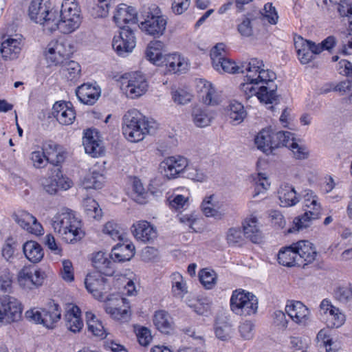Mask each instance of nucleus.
Returning <instances> with one entry per match:
<instances>
[{
    "mask_svg": "<svg viewBox=\"0 0 352 352\" xmlns=\"http://www.w3.org/2000/svg\"><path fill=\"white\" fill-rule=\"evenodd\" d=\"M157 124L148 120L138 111H129L123 117L122 133L130 142H136L144 139L146 134H153Z\"/></svg>",
    "mask_w": 352,
    "mask_h": 352,
    "instance_id": "obj_1",
    "label": "nucleus"
},
{
    "mask_svg": "<svg viewBox=\"0 0 352 352\" xmlns=\"http://www.w3.org/2000/svg\"><path fill=\"white\" fill-rule=\"evenodd\" d=\"M51 224L54 230L67 243L79 240L83 235L81 221L69 208H63L57 213L52 219Z\"/></svg>",
    "mask_w": 352,
    "mask_h": 352,
    "instance_id": "obj_2",
    "label": "nucleus"
},
{
    "mask_svg": "<svg viewBox=\"0 0 352 352\" xmlns=\"http://www.w3.org/2000/svg\"><path fill=\"white\" fill-rule=\"evenodd\" d=\"M167 21L164 16L160 14L158 8H147L140 13V28L146 34L155 38L164 34L166 28Z\"/></svg>",
    "mask_w": 352,
    "mask_h": 352,
    "instance_id": "obj_3",
    "label": "nucleus"
},
{
    "mask_svg": "<svg viewBox=\"0 0 352 352\" xmlns=\"http://www.w3.org/2000/svg\"><path fill=\"white\" fill-rule=\"evenodd\" d=\"M60 32L69 34L78 29L81 23L80 8L76 0H64L61 5Z\"/></svg>",
    "mask_w": 352,
    "mask_h": 352,
    "instance_id": "obj_4",
    "label": "nucleus"
},
{
    "mask_svg": "<svg viewBox=\"0 0 352 352\" xmlns=\"http://www.w3.org/2000/svg\"><path fill=\"white\" fill-rule=\"evenodd\" d=\"M302 197L305 213L294 221L298 230L309 227L310 221L318 219L321 212L318 197L312 190H305Z\"/></svg>",
    "mask_w": 352,
    "mask_h": 352,
    "instance_id": "obj_5",
    "label": "nucleus"
},
{
    "mask_svg": "<svg viewBox=\"0 0 352 352\" xmlns=\"http://www.w3.org/2000/svg\"><path fill=\"white\" fill-rule=\"evenodd\" d=\"M246 79L248 78H246ZM240 89L244 93L246 99L255 96L261 102L266 104H277L278 101L276 85H271L270 87L258 86V85H256L255 82L247 80L245 82L241 84Z\"/></svg>",
    "mask_w": 352,
    "mask_h": 352,
    "instance_id": "obj_6",
    "label": "nucleus"
},
{
    "mask_svg": "<svg viewBox=\"0 0 352 352\" xmlns=\"http://www.w3.org/2000/svg\"><path fill=\"white\" fill-rule=\"evenodd\" d=\"M245 67L247 72L246 78L251 82H255L256 85L270 87L275 85L273 80L276 79V74L269 69H265L263 60L257 58H252L243 65Z\"/></svg>",
    "mask_w": 352,
    "mask_h": 352,
    "instance_id": "obj_7",
    "label": "nucleus"
},
{
    "mask_svg": "<svg viewBox=\"0 0 352 352\" xmlns=\"http://www.w3.org/2000/svg\"><path fill=\"white\" fill-rule=\"evenodd\" d=\"M231 310L240 316H250L256 312L258 300L252 293H245L243 290H235L230 298Z\"/></svg>",
    "mask_w": 352,
    "mask_h": 352,
    "instance_id": "obj_8",
    "label": "nucleus"
},
{
    "mask_svg": "<svg viewBox=\"0 0 352 352\" xmlns=\"http://www.w3.org/2000/svg\"><path fill=\"white\" fill-rule=\"evenodd\" d=\"M25 317L35 323L42 324L47 328L53 329L60 320L61 311L58 305L53 303L47 309L28 310L25 312Z\"/></svg>",
    "mask_w": 352,
    "mask_h": 352,
    "instance_id": "obj_9",
    "label": "nucleus"
},
{
    "mask_svg": "<svg viewBox=\"0 0 352 352\" xmlns=\"http://www.w3.org/2000/svg\"><path fill=\"white\" fill-rule=\"evenodd\" d=\"M72 53L70 45L63 39L51 41L44 51L45 58L50 65L63 63Z\"/></svg>",
    "mask_w": 352,
    "mask_h": 352,
    "instance_id": "obj_10",
    "label": "nucleus"
},
{
    "mask_svg": "<svg viewBox=\"0 0 352 352\" xmlns=\"http://www.w3.org/2000/svg\"><path fill=\"white\" fill-rule=\"evenodd\" d=\"M22 307L17 299L10 296L0 298V322L10 323L21 318Z\"/></svg>",
    "mask_w": 352,
    "mask_h": 352,
    "instance_id": "obj_11",
    "label": "nucleus"
},
{
    "mask_svg": "<svg viewBox=\"0 0 352 352\" xmlns=\"http://www.w3.org/2000/svg\"><path fill=\"white\" fill-rule=\"evenodd\" d=\"M188 166V160L181 155L170 156L161 162L162 172L168 179L177 178Z\"/></svg>",
    "mask_w": 352,
    "mask_h": 352,
    "instance_id": "obj_12",
    "label": "nucleus"
},
{
    "mask_svg": "<svg viewBox=\"0 0 352 352\" xmlns=\"http://www.w3.org/2000/svg\"><path fill=\"white\" fill-rule=\"evenodd\" d=\"M122 82V89L127 97L135 98L146 93L148 83L144 76L140 72H133L129 74V78L124 86Z\"/></svg>",
    "mask_w": 352,
    "mask_h": 352,
    "instance_id": "obj_13",
    "label": "nucleus"
},
{
    "mask_svg": "<svg viewBox=\"0 0 352 352\" xmlns=\"http://www.w3.org/2000/svg\"><path fill=\"white\" fill-rule=\"evenodd\" d=\"M285 312L300 326L305 327L310 322V310L300 301H289L285 306Z\"/></svg>",
    "mask_w": 352,
    "mask_h": 352,
    "instance_id": "obj_14",
    "label": "nucleus"
},
{
    "mask_svg": "<svg viewBox=\"0 0 352 352\" xmlns=\"http://www.w3.org/2000/svg\"><path fill=\"white\" fill-rule=\"evenodd\" d=\"M45 279V274L40 270H32L30 268H23L19 273V285L26 290H31L41 286Z\"/></svg>",
    "mask_w": 352,
    "mask_h": 352,
    "instance_id": "obj_15",
    "label": "nucleus"
},
{
    "mask_svg": "<svg viewBox=\"0 0 352 352\" xmlns=\"http://www.w3.org/2000/svg\"><path fill=\"white\" fill-rule=\"evenodd\" d=\"M135 46V37L131 28H122L118 36H115L112 47L119 55L129 53Z\"/></svg>",
    "mask_w": 352,
    "mask_h": 352,
    "instance_id": "obj_16",
    "label": "nucleus"
},
{
    "mask_svg": "<svg viewBox=\"0 0 352 352\" xmlns=\"http://www.w3.org/2000/svg\"><path fill=\"white\" fill-rule=\"evenodd\" d=\"M52 172V177L43 184L44 190L47 193L54 195L60 189L66 190L72 186L71 180L63 175L60 167L53 168Z\"/></svg>",
    "mask_w": 352,
    "mask_h": 352,
    "instance_id": "obj_17",
    "label": "nucleus"
},
{
    "mask_svg": "<svg viewBox=\"0 0 352 352\" xmlns=\"http://www.w3.org/2000/svg\"><path fill=\"white\" fill-rule=\"evenodd\" d=\"M14 221L23 229L35 235L41 234L43 227L36 219L25 210H17L12 215Z\"/></svg>",
    "mask_w": 352,
    "mask_h": 352,
    "instance_id": "obj_18",
    "label": "nucleus"
},
{
    "mask_svg": "<svg viewBox=\"0 0 352 352\" xmlns=\"http://www.w3.org/2000/svg\"><path fill=\"white\" fill-rule=\"evenodd\" d=\"M113 21L122 30V28H129L126 25L128 23L135 24L140 21V18H138L137 12L134 8L121 3L118 6L113 15Z\"/></svg>",
    "mask_w": 352,
    "mask_h": 352,
    "instance_id": "obj_19",
    "label": "nucleus"
},
{
    "mask_svg": "<svg viewBox=\"0 0 352 352\" xmlns=\"http://www.w3.org/2000/svg\"><path fill=\"white\" fill-rule=\"evenodd\" d=\"M52 114L63 125L72 124L76 113L71 102H56L52 107Z\"/></svg>",
    "mask_w": 352,
    "mask_h": 352,
    "instance_id": "obj_20",
    "label": "nucleus"
},
{
    "mask_svg": "<svg viewBox=\"0 0 352 352\" xmlns=\"http://www.w3.org/2000/svg\"><path fill=\"white\" fill-rule=\"evenodd\" d=\"M106 281L107 279L101 274H93L87 276L85 285L87 290L96 298L102 300L107 289Z\"/></svg>",
    "mask_w": 352,
    "mask_h": 352,
    "instance_id": "obj_21",
    "label": "nucleus"
},
{
    "mask_svg": "<svg viewBox=\"0 0 352 352\" xmlns=\"http://www.w3.org/2000/svg\"><path fill=\"white\" fill-rule=\"evenodd\" d=\"M82 144L86 153L94 157L100 156L103 153V147L98 140V132L87 129L82 138Z\"/></svg>",
    "mask_w": 352,
    "mask_h": 352,
    "instance_id": "obj_22",
    "label": "nucleus"
},
{
    "mask_svg": "<svg viewBox=\"0 0 352 352\" xmlns=\"http://www.w3.org/2000/svg\"><path fill=\"white\" fill-rule=\"evenodd\" d=\"M43 152L46 156V161L53 164L54 167H59L65 159L66 153L60 146L52 141L46 142L43 146Z\"/></svg>",
    "mask_w": 352,
    "mask_h": 352,
    "instance_id": "obj_23",
    "label": "nucleus"
},
{
    "mask_svg": "<svg viewBox=\"0 0 352 352\" xmlns=\"http://www.w3.org/2000/svg\"><path fill=\"white\" fill-rule=\"evenodd\" d=\"M294 248L298 252V258L302 267L311 263L316 259L317 252L313 247V244L309 241H300L294 243Z\"/></svg>",
    "mask_w": 352,
    "mask_h": 352,
    "instance_id": "obj_24",
    "label": "nucleus"
},
{
    "mask_svg": "<svg viewBox=\"0 0 352 352\" xmlns=\"http://www.w3.org/2000/svg\"><path fill=\"white\" fill-rule=\"evenodd\" d=\"M100 89L91 84H83L76 90V95L83 104L92 105L100 96Z\"/></svg>",
    "mask_w": 352,
    "mask_h": 352,
    "instance_id": "obj_25",
    "label": "nucleus"
},
{
    "mask_svg": "<svg viewBox=\"0 0 352 352\" xmlns=\"http://www.w3.org/2000/svg\"><path fill=\"white\" fill-rule=\"evenodd\" d=\"M133 228L134 236L144 243H151L157 237L156 230L146 221H139Z\"/></svg>",
    "mask_w": 352,
    "mask_h": 352,
    "instance_id": "obj_26",
    "label": "nucleus"
},
{
    "mask_svg": "<svg viewBox=\"0 0 352 352\" xmlns=\"http://www.w3.org/2000/svg\"><path fill=\"white\" fill-rule=\"evenodd\" d=\"M157 66H165L168 72L174 74L182 73L187 69L188 63L177 54H165Z\"/></svg>",
    "mask_w": 352,
    "mask_h": 352,
    "instance_id": "obj_27",
    "label": "nucleus"
},
{
    "mask_svg": "<svg viewBox=\"0 0 352 352\" xmlns=\"http://www.w3.org/2000/svg\"><path fill=\"white\" fill-rule=\"evenodd\" d=\"M135 254V246L133 243H118L111 250L110 258L113 262H124L132 258Z\"/></svg>",
    "mask_w": 352,
    "mask_h": 352,
    "instance_id": "obj_28",
    "label": "nucleus"
},
{
    "mask_svg": "<svg viewBox=\"0 0 352 352\" xmlns=\"http://www.w3.org/2000/svg\"><path fill=\"white\" fill-rule=\"evenodd\" d=\"M114 262L107 257L102 252H98L94 254L92 258L93 266L98 270V274H104L105 276H111L114 273L113 264Z\"/></svg>",
    "mask_w": 352,
    "mask_h": 352,
    "instance_id": "obj_29",
    "label": "nucleus"
},
{
    "mask_svg": "<svg viewBox=\"0 0 352 352\" xmlns=\"http://www.w3.org/2000/svg\"><path fill=\"white\" fill-rule=\"evenodd\" d=\"M244 238L248 239L254 243H259L262 241V232L258 226L256 217L245 219L243 223Z\"/></svg>",
    "mask_w": 352,
    "mask_h": 352,
    "instance_id": "obj_30",
    "label": "nucleus"
},
{
    "mask_svg": "<svg viewBox=\"0 0 352 352\" xmlns=\"http://www.w3.org/2000/svg\"><path fill=\"white\" fill-rule=\"evenodd\" d=\"M165 48V44L161 41L154 40L151 41L145 53L146 58L154 65L160 64V60L165 56L163 54L166 52Z\"/></svg>",
    "mask_w": 352,
    "mask_h": 352,
    "instance_id": "obj_31",
    "label": "nucleus"
},
{
    "mask_svg": "<svg viewBox=\"0 0 352 352\" xmlns=\"http://www.w3.org/2000/svg\"><path fill=\"white\" fill-rule=\"evenodd\" d=\"M65 320L67 329L74 333L79 332L83 327L80 309L77 306L72 305L68 309Z\"/></svg>",
    "mask_w": 352,
    "mask_h": 352,
    "instance_id": "obj_32",
    "label": "nucleus"
},
{
    "mask_svg": "<svg viewBox=\"0 0 352 352\" xmlns=\"http://www.w3.org/2000/svg\"><path fill=\"white\" fill-rule=\"evenodd\" d=\"M298 252L294 248V243L288 247L280 250L278 254V263L284 266H302L300 260L298 258Z\"/></svg>",
    "mask_w": 352,
    "mask_h": 352,
    "instance_id": "obj_33",
    "label": "nucleus"
},
{
    "mask_svg": "<svg viewBox=\"0 0 352 352\" xmlns=\"http://www.w3.org/2000/svg\"><path fill=\"white\" fill-rule=\"evenodd\" d=\"M278 197L283 207L295 206L300 201L294 188L289 184H285L280 186Z\"/></svg>",
    "mask_w": 352,
    "mask_h": 352,
    "instance_id": "obj_34",
    "label": "nucleus"
},
{
    "mask_svg": "<svg viewBox=\"0 0 352 352\" xmlns=\"http://www.w3.org/2000/svg\"><path fill=\"white\" fill-rule=\"evenodd\" d=\"M214 198V195L206 197L201 203V210L207 217L220 219L223 217V213L219 211L220 204Z\"/></svg>",
    "mask_w": 352,
    "mask_h": 352,
    "instance_id": "obj_35",
    "label": "nucleus"
},
{
    "mask_svg": "<svg viewBox=\"0 0 352 352\" xmlns=\"http://www.w3.org/2000/svg\"><path fill=\"white\" fill-rule=\"evenodd\" d=\"M21 51V43L17 39L8 38L1 43V53L4 59H15Z\"/></svg>",
    "mask_w": 352,
    "mask_h": 352,
    "instance_id": "obj_36",
    "label": "nucleus"
},
{
    "mask_svg": "<svg viewBox=\"0 0 352 352\" xmlns=\"http://www.w3.org/2000/svg\"><path fill=\"white\" fill-rule=\"evenodd\" d=\"M23 251L25 257L34 263L41 261L44 256L41 245L34 241L25 242L23 245Z\"/></svg>",
    "mask_w": 352,
    "mask_h": 352,
    "instance_id": "obj_37",
    "label": "nucleus"
},
{
    "mask_svg": "<svg viewBox=\"0 0 352 352\" xmlns=\"http://www.w3.org/2000/svg\"><path fill=\"white\" fill-rule=\"evenodd\" d=\"M153 323L156 328L163 333L168 334L173 329V320L170 314L164 310L155 313Z\"/></svg>",
    "mask_w": 352,
    "mask_h": 352,
    "instance_id": "obj_38",
    "label": "nucleus"
},
{
    "mask_svg": "<svg viewBox=\"0 0 352 352\" xmlns=\"http://www.w3.org/2000/svg\"><path fill=\"white\" fill-rule=\"evenodd\" d=\"M246 63H243L240 66L236 65L234 62L224 57L221 58L219 61L212 63L213 67L218 72H224L230 74L244 73L245 67H243Z\"/></svg>",
    "mask_w": 352,
    "mask_h": 352,
    "instance_id": "obj_39",
    "label": "nucleus"
},
{
    "mask_svg": "<svg viewBox=\"0 0 352 352\" xmlns=\"http://www.w3.org/2000/svg\"><path fill=\"white\" fill-rule=\"evenodd\" d=\"M49 8L43 0H32L28 9L30 19L35 23L41 22L42 17L48 12Z\"/></svg>",
    "mask_w": 352,
    "mask_h": 352,
    "instance_id": "obj_40",
    "label": "nucleus"
},
{
    "mask_svg": "<svg viewBox=\"0 0 352 352\" xmlns=\"http://www.w3.org/2000/svg\"><path fill=\"white\" fill-rule=\"evenodd\" d=\"M60 12L56 10H48V12L42 17L41 22H38L42 25L44 28L50 32L56 30L60 31Z\"/></svg>",
    "mask_w": 352,
    "mask_h": 352,
    "instance_id": "obj_41",
    "label": "nucleus"
},
{
    "mask_svg": "<svg viewBox=\"0 0 352 352\" xmlns=\"http://www.w3.org/2000/svg\"><path fill=\"white\" fill-rule=\"evenodd\" d=\"M118 300L120 301L123 304V308L107 305L105 306V311L116 320L122 321L127 320L129 318V307L126 305V299L124 298H120Z\"/></svg>",
    "mask_w": 352,
    "mask_h": 352,
    "instance_id": "obj_42",
    "label": "nucleus"
},
{
    "mask_svg": "<svg viewBox=\"0 0 352 352\" xmlns=\"http://www.w3.org/2000/svg\"><path fill=\"white\" fill-rule=\"evenodd\" d=\"M305 39L297 36L294 37V45L298 56V58L302 64H307L314 58V54L308 47L304 45Z\"/></svg>",
    "mask_w": 352,
    "mask_h": 352,
    "instance_id": "obj_43",
    "label": "nucleus"
},
{
    "mask_svg": "<svg viewBox=\"0 0 352 352\" xmlns=\"http://www.w3.org/2000/svg\"><path fill=\"white\" fill-rule=\"evenodd\" d=\"M227 114L234 124L241 122L246 116L243 104L237 101H232L228 107Z\"/></svg>",
    "mask_w": 352,
    "mask_h": 352,
    "instance_id": "obj_44",
    "label": "nucleus"
},
{
    "mask_svg": "<svg viewBox=\"0 0 352 352\" xmlns=\"http://www.w3.org/2000/svg\"><path fill=\"white\" fill-rule=\"evenodd\" d=\"M198 87H201L200 92L202 94L203 102L206 104H215L217 103L214 96L215 95V89L212 84L204 79H200Z\"/></svg>",
    "mask_w": 352,
    "mask_h": 352,
    "instance_id": "obj_45",
    "label": "nucleus"
},
{
    "mask_svg": "<svg viewBox=\"0 0 352 352\" xmlns=\"http://www.w3.org/2000/svg\"><path fill=\"white\" fill-rule=\"evenodd\" d=\"M270 129L261 130L254 138L257 148L267 155L271 154Z\"/></svg>",
    "mask_w": 352,
    "mask_h": 352,
    "instance_id": "obj_46",
    "label": "nucleus"
},
{
    "mask_svg": "<svg viewBox=\"0 0 352 352\" xmlns=\"http://www.w3.org/2000/svg\"><path fill=\"white\" fill-rule=\"evenodd\" d=\"M345 315L338 308L331 309L326 319V324L328 328H339L345 322Z\"/></svg>",
    "mask_w": 352,
    "mask_h": 352,
    "instance_id": "obj_47",
    "label": "nucleus"
},
{
    "mask_svg": "<svg viewBox=\"0 0 352 352\" xmlns=\"http://www.w3.org/2000/svg\"><path fill=\"white\" fill-rule=\"evenodd\" d=\"M104 234L109 235L113 240L124 241L125 233L122 228L113 221H108L102 229Z\"/></svg>",
    "mask_w": 352,
    "mask_h": 352,
    "instance_id": "obj_48",
    "label": "nucleus"
},
{
    "mask_svg": "<svg viewBox=\"0 0 352 352\" xmlns=\"http://www.w3.org/2000/svg\"><path fill=\"white\" fill-rule=\"evenodd\" d=\"M61 73L69 80L77 79L80 74V66L76 61H68L61 67Z\"/></svg>",
    "mask_w": 352,
    "mask_h": 352,
    "instance_id": "obj_49",
    "label": "nucleus"
},
{
    "mask_svg": "<svg viewBox=\"0 0 352 352\" xmlns=\"http://www.w3.org/2000/svg\"><path fill=\"white\" fill-rule=\"evenodd\" d=\"M192 120L198 127H205L211 122L212 117L208 113L199 107H195L192 111Z\"/></svg>",
    "mask_w": 352,
    "mask_h": 352,
    "instance_id": "obj_50",
    "label": "nucleus"
},
{
    "mask_svg": "<svg viewBox=\"0 0 352 352\" xmlns=\"http://www.w3.org/2000/svg\"><path fill=\"white\" fill-rule=\"evenodd\" d=\"M172 292L173 296L178 298H183L184 294H186L188 291L182 276L179 273H174L172 275Z\"/></svg>",
    "mask_w": 352,
    "mask_h": 352,
    "instance_id": "obj_51",
    "label": "nucleus"
},
{
    "mask_svg": "<svg viewBox=\"0 0 352 352\" xmlns=\"http://www.w3.org/2000/svg\"><path fill=\"white\" fill-rule=\"evenodd\" d=\"M199 278L206 289H210L216 285L217 276L214 270L205 268L199 271Z\"/></svg>",
    "mask_w": 352,
    "mask_h": 352,
    "instance_id": "obj_52",
    "label": "nucleus"
},
{
    "mask_svg": "<svg viewBox=\"0 0 352 352\" xmlns=\"http://www.w3.org/2000/svg\"><path fill=\"white\" fill-rule=\"evenodd\" d=\"M83 206L88 217L96 219L102 217V209L94 199L90 197L85 199L83 201Z\"/></svg>",
    "mask_w": 352,
    "mask_h": 352,
    "instance_id": "obj_53",
    "label": "nucleus"
},
{
    "mask_svg": "<svg viewBox=\"0 0 352 352\" xmlns=\"http://www.w3.org/2000/svg\"><path fill=\"white\" fill-rule=\"evenodd\" d=\"M104 177L98 173L94 172L85 177L83 186L86 189H100L102 188Z\"/></svg>",
    "mask_w": 352,
    "mask_h": 352,
    "instance_id": "obj_54",
    "label": "nucleus"
},
{
    "mask_svg": "<svg viewBox=\"0 0 352 352\" xmlns=\"http://www.w3.org/2000/svg\"><path fill=\"white\" fill-rule=\"evenodd\" d=\"M226 241L229 245L241 246L244 236L240 228H230L226 233Z\"/></svg>",
    "mask_w": 352,
    "mask_h": 352,
    "instance_id": "obj_55",
    "label": "nucleus"
},
{
    "mask_svg": "<svg viewBox=\"0 0 352 352\" xmlns=\"http://www.w3.org/2000/svg\"><path fill=\"white\" fill-rule=\"evenodd\" d=\"M17 243L12 238H8L1 248V255L8 262L14 258Z\"/></svg>",
    "mask_w": 352,
    "mask_h": 352,
    "instance_id": "obj_56",
    "label": "nucleus"
},
{
    "mask_svg": "<svg viewBox=\"0 0 352 352\" xmlns=\"http://www.w3.org/2000/svg\"><path fill=\"white\" fill-rule=\"evenodd\" d=\"M334 298L341 303L346 304L352 299V287L340 286L334 290Z\"/></svg>",
    "mask_w": 352,
    "mask_h": 352,
    "instance_id": "obj_57",
    "label": "nucleus"
},
{
    "mask_svg": "<svg viewBox=\"0 0 352 352\" xmlns=\"http://www.w3.org/2000/svg\"><path fill=\"white\" fill-rule=\"evenodd\" d=\"M338 12L342 17L347 19L349 27L352 30V5L346 1H341L338 4L335 3Z\"/></svg>",
    "mask_w": 352,
    "mask_h": 352,
    "instance_id": "obj_58",
    "label": "nucleus"
},
{
    "mask_svg": "<svg viewBox=\"0 0 352 352\" xmlns=\"http://www.w3.org/2000/svg\"><path fill=\"white\" fill-rule=\"evenodd\" d=\"M190 307L199 315L208 316L210 311L211 302L208 298H200Z\"/></svg>",
    "mask_w": 352,
    "mask_h": 352,
    "instance_id": "obj_59",
    "label": "nucleus"
},
{
    "mask_svg": "<svg viewBox=\"0 0 352 352\" xmlns=\"http://www.w3.org/2000/svg\"><path fill=\"white\" fill-rule=\"evenodd\" d=\"M110 0H98V3L93 7L91 14L97 17H106L109 11Z\"/></svg>",
    "mask_w": 352,
    "mask_h": 352,
    "instance_id": "obj_60",
    "label": "nucleus"
},
{
    "mask_svg": "<svg viewBox=\"0 0 352 352\" xmlns=\"http://www.w3.org/2000/svg\"><path fill=\"white\" fill-rule=\"evenodd\" d=\"M135 333L138 342L140 345L146 346L151 343L152 340V336L151 331L148 328L144 327L135 328Z\"/></svg>",
    "mask_w": 352,
    "mask_h": 352,
    "instance_id": "obj_61",
    "label": "nucleus"
},
{
    "mask_svg": "<svg viewBox=\"0 0 352 352\" xmlns=\"http://www.w3.org/2000/svg\"><path fill=\"white\" fill-rule=\"evenodd\" d=\"M293 153L294 157L298 160H305L309 156V151L304 145H300L294 140L288 147Z\"/></svg>",
    "mask_w": 352,
    "mask_h": 352,
    "instance_id": "obj_62",
    "label": "nucleus"
},
{
    "mask_svg": "<svg viewBox=\"0 0 352 352\" xmlns=\"http://www.w3.org/2000/svg\"><path fill=\"white\" fill-rule=\"evenodd\" d=\"M13 275L8 269L3 270L0 274V289L8 292L11 290Z\"/></svg>",
    "mask_w": 352,
    "mask_h": 352,
    "instance_id": "obj_63",
    "label": "nucleus"
},
{
    "mask_svg": "<svg viewBox=\"0 0 352 352\" xmlns=\"http://www.w3.org/2000/svg\"><path fill=\"white\" fill-rule=\"evenodd\" d=\"M338 72L352 81V63L346 60H341L336 66Z\"/></svg>",
    "mask_w": 352,
    "mask_h": 352,
    "instance_id": "obj_64",
    "label": "nucleus"
}]
</instances>
